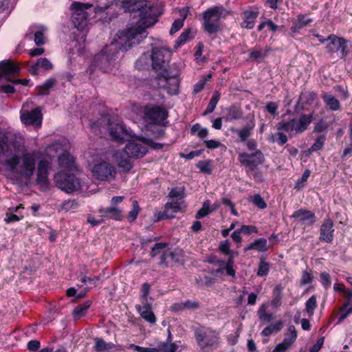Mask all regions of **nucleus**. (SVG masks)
Here are the masks:
<instances>
[{"mask_svg": "<svg viewBox=\"0 0 352 352\" xmlns=\"http://www.w3.org/2000/svg\"><path fill=\"white\" fill-rule=\"evenodd\" d=\"M230 14V11L222 6H214L203 13L204 28L209 34H214L221 30V21Z\"/></svg>", "mask_w": 352, "mask_h": 352, "instance_id": "4", "label": "nucleus"}, {"mask_svg": "<svg viewBox=\"0 0 352 352\" xmlns=\"http://www.w3.org/2000/svg\"><path fill=\"white\" fill-rule=\"evenodd\" d=\"M252 203L260 209H265L267 207V204L264 199L258 194L255 195L252 199Z\"/></svg>", "mask_w": 352, "mask_h": 352, "instance_id": "56", "label": "nucleus"}, {"mask_svg": "<svg viewBox=\"0 0 352 352\" xmlns=\"http://www.w3.org/2000/svg\"><path fill=\"white\" fill-rule=\"evenodd\" d=\"M151 290V285L148 283L142 284L140 289V298H148Z\"/></svg>", "mask_w": 352, "mask_h": 352, "instance_id": "62", "label": "nucleus"}, {"mask_svg": "<svg viewBox=\"0 0 352 352\" xmlns=\"http://www.w3.org/2000/svg\"><path fill=\"white\" fill-rule=\"evenodd\" d=\"M297 336L296 327L294 325H289L287 327V332L285 333L283 342L292 346L296 340Z\"/></svg>", "mask_w": 352, "mask_h": 352, "instance_id": "36", "label": "nucleus"}, {"mask_svg": "<svg viewBox=\"0 0 352 352\" xmlns=\"http://www.w3.org/2000/svg\"><path fill=\"white\" fill-rule=\"evenodd\" d=\"M254 127L255 123L252 116L250 121L241 129H232L231 131L237 134L240 142H244L251 136Z\"/></svg>", "mask_w": 352, "mask_h": 352, "instance_id": "20", "label": "nucleus"}, {"mask_svg": "<svg viewBox=\"0 0 352 352\" xmlns=\"http://www.w3.org/2000/svg\"><path fill=\"white\" fill-rule=\"evenodd\" d=\"M160 352H175L178 349V346L173 342H160L159 344Z\"/></svg>", "mask_w": 352, "mask_h": 352, "instance_id": "50", "label": "nucleus"}, {"mask_svg": "<svg viewBox=\"0 0 352 352\" xmlns=\"http://www.w3.org/2000/svg\"><path fill=\"white\" fill-rule=\"evenodd\" d=\"M148 146L156 148L151 140L146 138H138L137 140L129 141L126 145L124 151L129 157H142L148 151Z\"/></svg>", "mask_w": 352, "mask_h": 352, "instance_id": "8", "label": "nucleus"}, {"mask_svg": "<svg viewBox=\"0 0 352 352\" xmlns=\"http://www.w3.org/2000/svg\"><path fill=\"white\" fill-rule=\"evenodd\" d=\"M193 331L198 346L197 352H212L220 346L221 338L218 330L207 326H199L195 327Z\"/></svg>", "mask_w": 352, "mask_h": 352, "instance_id": "3", "label": "nucleus"}, {"mask_svg": "<svg viewBox=\"0 0 352 352\" xmlns=\"http://www.w3.org/2000/svg\"><path fill=\"white\" fill-rule=\"evenodd\" d=\"M238 160L245 166L246 173L250 175L256 173L258 166L263 163L265 157L260 150H256L251 154L245 152L240 153Z\"/></svg>", "mask_w": 352, "mask_h": 352, "instance_id": "9", "label": "nucleus"}, {"mask_svg": "<svg viewBox=\"0 0 352 352\" xmlns=\"http://www.w3.org/2000/svg\"><path fill=\"white\" fill-rule=\"evenodd\" d=\"M317 307L316 296L313 295L305 303V309L309 316H313L314 310Z\"/></svg>", "mask_w": 352, "mask_h": 352, "instance_id": "47", "label": "nucleus"}, {"mask_svg": "<svg viewBox=\"0 0 352 352\" xmlns=\"http://www.w3.org/2000/svg\"><path fill=\"white\" fill-rule=\"evenodd\" d=\"M230 245L231 243L229 240H225L220 243L219 245V250L223 254L228 255L230 254H233L234 252L230 250Z\"/></svg>", "mask_w": 352, "mask_h": 352, "instance_id": "54", "label": "nucleus"}, {"mask_svg": "<svg viewBox=\"0 0 352 352\" xmlns=\"http://www.w3.org/2000/svg\"><path fill=\"white\" fill-rule=\"evenodd\" d=\"M267 50L254 49L250 52V58L255 61H261L267 54Z\"/></svg>", "mask_w": 352, "mask_h": 352, "instance_id": "46", "label": "nucleus"}, {"mask_svg": "<svg viewBox=\"0 0 352 352\" xmlns=\"http://www.w3.org/2000/svg\"><path fill=\"white\" fill-rule=\"evenodd\" d=\"M115 344L111 342H106L102 338L95 339L94 349L96 352H102L104 351H110L115 347Z\"/></svg>", "mask_w": 352, "mask_h": 352, "instance_id": "37", "label": "nucleus"}, {"mask_svg": "<svg viewBox=\"0 0 352 352\" xmlns=\"http://www.w3.org/2000/svg\"><path fill=\"white\" fill-rule=\"evenodd\" d=\"M327 40H329L330 43L327 45L326 49L329 54H332L335 52L340 51L341 58H344L349 54L348 41L345 38L331 34Z\"/></svg>", "mask_w": 352, "mask_h": 352, "instance_id": "17", "label": "nucleus"}, {"mask_svg": "<svg viewBox=\"0 0 352 352\" xmlns=\"http://www.w3.org/2000/svg\"><path fill=\"white\" fill-rule=\"evenodd\" d=\"M197 168L201 173L208 175L212 173V170L210 161H200L197 164Z\"/></svg>", "mask_w": 352, "mask_h": 352, "instance_id": "52", "label": "nucleus"}, {"mask_svg": "<svg viewBox=\"0 0 352 352\" xmlns=\"http://www.w3.org/2000/svg\"><path fill=\"white\" fill-rule=\"evenodd\" d=\"M258 16L257 10H246L243 12V22L241 23V28L252 29L255 25V22Z\"/></svg>", "mask_w": 352, "mask_h": 352, "instance_id": "22", "label": "nucleus"}, {"mask_svg": "<svg viewBox=\"0 0 352 352\" xmlns=\"http://www.w3.org/2000/svg\"><path fill=\"white\" fill-rule=\"evenodd\" d=\"M113 157L118 167L122 168V170L129 171L131 170L132 166L129 160L130 157L126 155L124 151H116Z\"/></svg>", "mask_w": 352, "mask_h": 352, "instance_id": "24", "label": "nucleus"}, {"mask_svg": "<svg viewBox=\"0 0 352 352\" xmlns=\"http://www.w3.org/2000/svg\"><path fill=\"white\" fill-rule=\"evenodd\" d=\"M170 56V52L166 47L153 48L152 54L150 55L153 69L156 72L164 71V73Z\"/></svg>", "mask_w": 352, "mask_h": 352, "instance_id": "12", "label": "nucleus"}, {"mask_svg": "<svg viewBox=\"0 0 352 352\" xmlns=\"http://www.w3.org/2000/svg\"><path fill=\"white\" fill-rule=\"evenodd\" d=\"M334 231L333 221L329 218L325 219L320 226V241L331 243L334 238Z\"/></svg>", "mask_w": 352, "mask_h": 352, "instance_id": "19", "label": "nucleus"}, {"mask_svg": "<svg viewBox=\"0 0 352 352\" xmlns=\"http://www.w3.org/2000/svg\"><path fill=\"white\" fill-rule=\"evenodd\" d=\"M292 217L298 219L300 221L308 225H311L316 221V217L314 212L302 208L296 210Z\"/></svg>", "mask_w": 352, "mask_h": 352, "instance_id": "23", "label": "nucleus"}, {"mask_svg": "<svg viewBox=\"0 0 352 352\" xmlns=\"http://www.w3.org/2000/svg\"><path fill=\"white\" fill-rule=\"evenodd\" d=\"M140 210V208L139 206L138 202L136 200H133L132 201V210L129 212L127 216L128 221L131 222L136 219Z\"/></svg>", "mask_w": 352, "mask_h": 352, "instance_id": "49", "label": "nucleus"}, {"mask_svg": "<svg viewBox=\"0 0 352 352\" xmlns=\"http://www.w3.org/2000/svg\"><path fill=\"white\" fill-rule=\"evenodd\" d=\"M273 142H277L279 145H284L288 141V138L285 134L278 132L272 135Z\"/></svg>", "mask_w": 352, "mask_h": 352, "instance_id": "55", "label": "nucleus"}, {"mask_svg": "<svg viewBox=\"0 0 352 352\" xmlns=\"http://www.w3.org/2000/svg\"><path fill=\"white\" fill-rule=\"evenodd\" d=\"M12 151L9 149L7 144V138L4 135H0V157L3 156L8 157L11 155Z\"/></svg>", "mask_w": 352, "mask_h": 352, "instance_id": "45", "label": "nucleus"}, {"mask_svg": "<svg viewBox=\"0 0 352 352\" xmlns=\"http://www.w3.org/2000/svg\"><path fill=\"white\" fill-rule=\"evenodd\" d=\"M92 173L96 179L109 182L116 177L117 172L113 165L107 162H102L94 165Z\"/></svg>", "mask_w": 352, "mask_h": 352, "instance_id": "15", "label": "nucleus"}, {"mask_svg": "<svg viewBox=\"0 0 352 352\" xmlns=\"http://www.w3.org/2000/svg\"><path fill=\"white\" fill-rule=\"evenodd\" d=\"M219 206V204H215L214 206L212 208V209L210 210V202L209 200H206L203 204L202 208L197 212L195 215L196 219H201L207 216L209 214L210 211L214 210Z\"/></svg>", "mask_w": 352, "mask_h": 352, "instance_id": "39", "label": "nucleus"}, {"mask_svg": "<svg viewBox=\"0 0 352 352\" xmlns=\"http://www.w3.org/2000/svg\"><path fill=\"white\" fill-rule=\"evenodd\" d=\"M184 189L183 188H172L169 192V197L172 200L165 205L164 210L159 213L157 220L173 218L174 213L184 207Z\"/></svg>", "mask_w": 352, "mask_h": 352, "instance_id": "6", "label": "nucleus"}, {"mask_svg": "<svg viewBox=\"0 0 352 352\" xmlns=\"http://www.w3.org/2000/svg\"><path fill=\"white\" fill-rule=\"evenodd\" d=\"M313 280V276L311 274V271L305 270L302 272L301 278H300V284L301 285H307L311 283Z\"/></svg>", "mask_w": 352, "mask_h": 352, "instance_id": "59", "label": "nucleus"}, {"mask_svg": "<svg viewBox=\"0 0 352 352\" xmlns=\"http://www.w3.org/2000/svg\"><path fill=\"white\" fill-rule=\"evenodd\" d=\"M79 203L75 199H68L63 202L58 208V212H75L79 207Z\"/></svg>", "mask_w": 352, "mask_h": 352, "instance_id": "34", "label": "nucleus"}, {"mask_svg": "<svg viewBox=\"0 0 352 352\" xmlns=\"http://www.w3.org/2000/svg\"><path fill=\"white\" fill-rule=\"evenodd\" d=\"M90 307V302H86L84 304L80 305L77 306L73 311L74 317L76 319H79L81 317L84 316L89 307Z\"/></svg>", "mask_w": 352, "mask_h": 352, "instance_id": "44", "label": "nucleus"}, {"mask_svg": "<svg viewBox=\"0 0 352 352\" xmlns=\"http://www.w3.org/2000/svg\"><path fill=\"white\" fill-rule=\"evenodd\" d=\"M256 250L258 252H265L267 250V241L264 238L255 240L253 243L249 244L244 248L245 251Z\"/></svg>", "mask_w": 352, "mask_h": 352, "instance_id": "32", "label": "nucleus"}, {"mask_svg": "<svg viewBox=\"0 0 352 352\" xmlns=\"http://www.w3.org/2000/svg\"><path fill=\"white\" fill-rule=\"evenodd\" d=\"M144 113L146 120L154 124H161L168 117L167 110L157 105H146L144 109Z\"/></svg>", "mask_w": 352, "mask_h": 352, "instance_id": "14", "label": "nucleus"}, {"mask_svg": "<svg viewBox=\"0 0 352 352\" xmlns=\"http://www.w3.org/2000/svg\"><path fill=\"white\" fill-rule=\"evenodd\" d=\"M56 84V80L54 78H49L42 85L38 86L36 90L38 94L41 96L48 95L50 91Z\"/></svg>", "mask_w": 352, "mask_h": 352, "instance_id": "35", "label": "nucleus"}, {"mask_svg": "<svg viewBox=\"0 0 352 352\" xmlns=\"http://www.w3.org/2000/svg\"><path fill=\"white\" fill-rule=\"evenodd\" d=\"M243 118V111L241 107L233 105L226 109V121L240 120Z\"/></svg>", "mask_w": 352, "mask_h": 352, "instance_id": "27", "label": "nucleus"}, {"mask_svg": "<svg viewBox=\"0 0 352 352\" xmlns=\"http://www.w3.org/2000/svg\"><path fill=\"white\" fill-rule=\"evenodd\" d=\"M58 166L61 168L72 170L74 167V159L67 151H64L58 157Z\"/></svg>", "mask_w": 352, "mask_h": 352, "instance_id": "26", "label": "nucleus"}, {"mask_svg": "<svg viewBox=\"0 0 352 352\" xmlns=\"http://www.w3.org/2000/svg\"><path fill=\"white\" fill-rule=\"evenodd\" d=\"M349 314H352V305L349 307H346L345 306L340 311V315L339 317V322H342L344 320Z\"/></svg>", "mask_w": 352, "mask_h": 352, "instance_id": "64", "label": "nucleus"}, {"mask_svg": "<svg viewBox=\"0 0 352 352\" xmlns=\"http://www.w3.org/2000/svg\"><path fill=\"white\" fill-rule=\"evenodd\" d=\"M100 217L104 219H112L116 221H121L123 219L122 210L117 206H111L107 208H100L98 210Z\"/></svg>", "mask_w": 352, "mask_h": 352, "instance_id": "21", "label": "nucleus"}, {"mask_svg": "<svg viewBox=\"0 0 352 352\" xmlns=\"http://www.w3.org/2000/svg\"><path fill=\"white\" fill-rule=\"evenodd\" d=\"M73 9L72 20L75 27L79 30H83L88 25L89 16L94 13V7L90 3L74 2L72 4Z\"/></svg>", "mask_w": 352, "mask_h": 352, "instance_id": "7", "label": "nucleus"}, {"mask_svg": "<svg viewBox=\"0 0 352 352\" xmlns=\"http://www.w3.org/2000/svg\"><path fill=\"white\" fill-rule=\"evenodd\" d=\"M0 69L2 72V77L11 74H16L19 72V67L13 62L3 61L0 63Z\"/></svg>", "mask_w": 352, "mask_h": 352, "instance_id": "29", "label": "nucleus"}, {"mask_svg": "<svg viewBox=\"0 0 352 352\" xmlns=\"http://www.w3.org/2000/svg\"><path fill=\"white\" fill-rule=\"evenodd\" d=\"M21 122L25 125H36L40 127L42 123V114L38 107L29 111H24L21 113Z\"/></svg>", "mask_w": 352, "mask_h": 352, "instance_id": "18", "label": "nucleus"}, {"mask_svg": "<svg viewBox=\"0 0 352 352\" xmlns=\"http://www.w3.org/2000/svg\"><path fill=\"white\" fill-rule=\"evenodd\" d=\"M107 49L102 50V53L95 56L94 63L103 72H107L110 65L109 56L107 55Z\"/></svg>", "mask_w": 352, "mask_h": 352, "instance_id": "28", "label": "nucleus"}, {"mask_svg": "<svg viewBox=\"0 0 352 352\" xmlns=\"http://www.w3.org/2000/svg\"><path fill=\"white\" fill-rule=\"evenodd\" d=\"M6 164L18 182L23 180L28 182L34 175L36 160L34 153H26L21 157L18 155L11 157L6 160Z\"/></svg>", "mask_w": 352, "mask_h": 352, "instance_id": "2", "label": "nucleus"}, {"mask_svg": "<svg viewBox=\"0 0 352 352\" xmlns=\"http://www.w3.org/2000/svg\"><path fill=\"white\" fill-rule=\"evenodd\" d=\"M314 116L312 113L302 114L298 119H289L283 120L276 124L278 131H283L292 138L298 133H302L306 131L309 125L313 121Z\"/></svg>", "mask_w": 352, "mask_h": 352, "instance_id": "5", "label": "nucleus"}, {"mask_svg": "<svg viewBox=\"0 0 352 352\" xmlns=\"http://www.w3.org/2000/svg\"><path fill=\"white\" fill-rule=\"evenodd\" d=\"M321 97L324 102L331 111H338L340 109L339 100L332 95L324 93Z\"/></svg>", "mask_w": 352, "mask_h": 352, "instance_id": "33", "label": "nucleus"}, {"mask_svg": "<svg viewBox=\"0 0 352 352\" xmlns=\"http://www.w3.org/2000/svg\"><path fill=\"white\" fill-rule=\"evenodd\" d=\"M220 93L217 91H215L204 113V115H207L211 113L214 111L216 106L220 99Z\"/></svg>", "mask_w": 352, "mask_h": 352, "instance_id": "41", "label": "nucleus"}, {"mask_svg": "<svg viewBox=\"0 0 352 352\" xmlns=\"http://www.w3.org/2000/svg\"><path fill=\"white\" fill-rule=\"evenodd\" d=\"M324 142V138L323 137H319L316 140L315 143L311 146L310 151L311 152H316L318 151L323 147Z\"/></svg>", "mask_w": 352, "mask_h": 352, "instance_id": "58", "label": "nucleus"}, {"mask_svg": "<svg viewBox=\"0 0 352 352\" xmlns=\"http://www.w3.org/2000/svg\"><path fill=\"white\" fill-rule=\"evenodd\" d=\"M38 68H41L45 70H50L53 68V65L47 58H40L34 65L31 66L30 71L32 74H36Z\"/></svg>", "mask_w": 352, "mask_h": 352, "instance_id": "31", "label": "nucleus"}, {"mask_svg": "<svg viewBox=\"0 0 352 352\" xmlns=\"http://www.w3.org/2000/svg\"><path fill=\"white\" fill-rule=\"evenodd\" d=\"M140 316L146 322L150 324H154L156 322V317L151 309H146L138 311Z\"/></svg>", "mask_w": 352, "mask_h": 352, "instance_id": "43", "label": "nucleus"}, {"mask_svg": "<svg viewBox=\"0 0 352 352\" xmlns=\"http://www.w3.org/2000/svg\"><path fill=\"white\" fill-rule=\"evenodd\" d=\"M46 29L43 27L32 26L30 28V33L34 35V42L36 45H42L45 43L44 33Z\"/></svg>", "mask_w": 352, "mask_h": 352, "instance_id": "30", "label": "nucleus"}, {"mask_svg": "<svg viewBox=\"0 0 352 352\" xmlns=\"http://www.w3.org/2000/svg\"><path fill=\"white\" fill-rule=\"evenodd\" d=\"M282 287L281 285H278L275 287V288L273 290V298L271 301V304L274 307H278L281 305V300H282Z\"/></svg>", "mask_w": 352, "mask_h": 352, "instance_id": "40", "label": "nucleus"}, {"mask_svg": "<svg viewBox=\"0 0 352 352\" xmlns=\"http://www.w3.org/2000/svg\"><path fill=\"white\" fill-rule=\"evenodd\" d=\"M51 163L47 160H41L37 168V182L46 183L48 179V171L50 169Z\"/></svg>", "mask_w": 352, "mask_h": 352, "instance_id": "25", "label": "nucleus"}, {"mask_svg": "<svg viewBox=\"0 0 352 352\" xmlns=\"http://www.w3.org/2000/svg\"><path fill=\"white\" fill-rule=\"evenodd\" d=\"M121 7L125 12H131L139 20L135 25L124 30L116 34L118 38L108 47L110 51H126L135 43H139L147 36L146 29L157 22V16L152 4L146 0H120Z\"/></svg>", "mask_w": 352, "mask_h": 352, "instance_id": "1", "label": "nucleus"}, {"mask_svg": "<svg viewBox=\"0 0 352 352\" xmlns=\"http://www.w3.org/2000/svg\"><path fill=\"white\" fill-rule=\"evenodd\" d=\"M56 186L63 191L72 192L80 188L79 180L74 174L59 172L54 175Z\"/></svg>", "mask_w": 352, "mask_h": 352, "instance_id": "11", "label": "nucleus"}, {"mask_svg": "<svg viewBox=\"0 0 352 352\" xmlns=\"http://www.w3.org/2000/svg\"><path fill=\"white\" fill-rule=\"evenodd\" d=\"M320 282L322 285L327 289L330 287L331 285V276L327 272H322L320 274Z\"/></svg>", "mask_w": 352, "mask_h": 352, "instance_id": "61", "label": "nucleus"}, {"mask_svg": "<svg viewBox=\"0 0 352 352\" xmlns=\"http://www.w3.org/2000/svg\"><path fill=\"white\" fill-rule=\"evenodd\" d=\"M192 36H191V31L190 30H184L179 36L177 40V43L178 45L184 44L186 42L192 39Z\"/></svg>", "mask_w": 352, "mask_h": 352, "instance_id": "53", "label": "nucleus"}, {"mask_svg": "<svg viewBox=\"0 0 352 352\" xmlns=\"http://www.w3.org/2000/svg\"><path fill=\"white\" fill-rule=\"evenodd\" d=\"M259 319L265 322H270L273 319L272 314L267 311L266 305H262L257 311Z\"/></svg>", "mask_w": 352, "mask_h": 352, "instance_id": "42", "label": "nucleus"}, {"mask_svg": "<svg viewBox=\"0 0 352 352\" xmlns=\"http://www.w3.org/2000/svg\"><path fill=\"white\" fill-rule=\"evenodd\" d=\"M270 271V264L269 263L265 261L263 258L260 260L258 263V267L257 270V276H267Z\"/></svg>", "mask_w": 352, "mask_h": 352, "instance_id": "48", "label": "nucleus"}, {"mask_svg": "<svg viewBox=\"0 0 352 352\" xmlns=\"http://www.w3.org/2000/svg\"><path fill=\"white\" fill-rule=\"evenodd\" d=\"M167 247V243H157L153 247L150 252V256L151 257H155L162 252V254L160 257V265H165V267L168 266L169 261H178V259L176 258L177 251L166 249Z\"/></svg>", "mask_w": 352, "mask_h": 352, "instance_id": "13", "label": "nucleus"}, {"mask_svg": "<svg viewBox=\"0 0 352 352\" xmlns=\"http://www.w3.org/2000/svg\"><path fill=\"white\" fill-rule=\"evenodd\" d=\"M179 72L165 71L163 74H158L157 79L159 80V85L164 87L170 95L174 96L178 94L179 85Z\"/></svg>", "mask_w": 352, "mask_h": 352, "instance_id": "10", "label": "nucleus"}, {"mask_svg": "<svg viewBox=\"0 0 352 352\" xmlns=\"http://www.w3.org/2000/svg\"><path fill=\"white\" fill-rule=\"evenodd\" d=\"M141 305H136L135 309L137 311H140L142 309H151V302H148V298H140Z\"/></svg>", "mask_w": 352, "mask_h": 352, "instance_id": "57", "label": "nucleus"}, {"mask_svg": "<svg viewBox=\"0 0 352 352\" xmlns=\"http://www.w3.org/2000/svg\"><path fill=\"white\" fill-rule=\"evenodd\" d=\"M312 21V19L311 18H308L305 15H299L298 16V24L297 28L298 29L302 28V27H305L309 23Z\"/></svg>", "mask_w": 352, "mask_h": 352, "instance_id": "60", "label": "nucleus"}, {"mask_svg": "<svg viewBox=\"0 0 352 352\" xmlns=\"http://www.w3.org/2000/svg\"><path fill=\"white\" fill-rule=\"evenodd\" d=\"M108 124L109 134L114 141L123 143L132 138L131 132L122 122L116 123L109 121Z\"/></svg>", "mask_w": 352, "mask_h": 352, "instance_id": "16", "label": "nucleus"}, {"mask_svg": "<svg viewBox=\"0 0 352 352\" xmlns=\"http://www.w3.org/2000/svg\"><path fill=\"white\" fill-rule=\"evenodd\" d=\"M150 59L151 57L148 54H142L140 57V58L135 62V67L139 69L145 68L146 66L148 65Z\"/></svg>", "mask_w": 352, "mask_h": 352, "instance_id": "51", "label": "nucleus"}, {"mask_svg": "<svg viewBox=\"0 0 352 352\" xmlns=\"http://www.w3.org/2000/svg\"><path fill=\"white\" fill-rule=\"evenodd\" d=\"M291 346V345L282 342L278 344L271 352H286Z\"/></svg>", "mask_w": 352, "mask_h": 352, "instance_id": "63", "label": "nucleus"}, {"mask_svg": "<svg viewBox=\"0 0 352 352\" xmlns=\"http://www.w3.org/2000/svg\"><path fill=\"white\" fill-rule=\"evenodd\" d=\"M181 19L175 20L170 30V34L173 35L179 31L184 25V22L187 16V11L182 10L180 11Z\"/></svg>", "mask_w": 352, "mask_h": 352, "instance_id": "38", "label": "nucleus"}]
</instances>
